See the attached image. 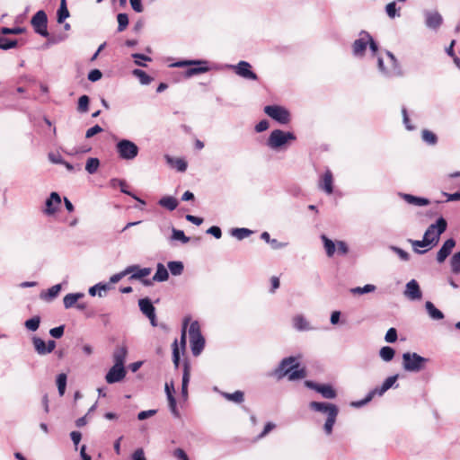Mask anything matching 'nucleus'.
Returning a JSON list of instances; mask_svg holds the SVG:
<instances>
[{
  "label": "nucleus",
  "mask_w": 460,
  "mask_h": 460,
  "mask_svg": "<svg viewBox=\"0 0 460 460\" xmlns=\"http://www.w3.org/2000/svg\"><path fill=\"white\" fill-rule=\"evenodd\" d=\"M451 271L454 274H460V252H456L450 259Z\"/></svg>",
  "instance_id": "de8ad7c7"
},
{
  "label": "nucleus",
  "mask_w": 460,
  "mask_h": 460,
  "mask_svg": "<svg viewBox=\"0 0 460 460\" xmlns=\"http://www.w3.org/2000/svg\"><path fill=\"white\" fill-rule=\"evenodd\" d=\"M110 186L112 188H116L118 186V188H120L121 192L127 195H132V192L127 189V183L124 180L113 178L110 181Z\"/></svg>",
  "instance_id": "37998d69"
},
{
  "label": "nucleus",
  "mask_w": 460,
  "mask_h": 460,
  "mask_svg": "<svg viewBox=\"0 0 460 460\" xmlns=\"http://www.w3.org/2000/svg\"><path fill=\"white\" fill-rule=\"evenodd\" d=\"M117 152L124 160H133L138 155V146L128 139H122L116 145Z\"/></svg>",
  "instance_id": "6e6552de"
},
{
  "label": "nucleus",
  "mask_w": 460,
  "mask_h": 460,
  "mask_svg": "<svg viewBox=\"0 0 460 460\" xmlns=\"http://www.w3.org/2000/svg\"><path fill=\"white\" fill-rule=\"evenodd\" d=\"M261 238L270 243L273 249H280L286 246V243H279L277 239H271L268 232H263Z\"/></svg>",
  "instance_id": "79ce46f5"
},
{
  "label": "nucleus",
  "mask_w": 460,
  "mask_h": 460,
  "mask_svg": "<svg viewBox=\"0 0 460 460\" xmlns=\"http://www.w3.org/2000/svg\"><path fill=\"white\" fill-rule=\"evenodd\" d=\"M90 99L87 95H82L78 100L77 111L81 113L87 112L89 110Z\"/></svg>",
  "instance_id": "5fc2aeb1"
},
{
  "label": "nucleus",
  "mask_w": 460,
  "mask_h": 460,
  "mask_svg": "<svg viewBox=\"0 0 460 460\" xmlns=\"http://www.w3.org/2000/svg\"><path fill=\"white\" fill-rule=\"evenodd\" d=\"M305 385L321 394L325 399H334L337 396L335 389L329 384H317L310 380L305 382Z\"/></svg>",
  "instance_id": "ddd939ff"
},
{
  "label": "nucleus",
  "mask_w": 460,
  "mask_h": 460,
  "mask_svg": "<svg viewBox=\"0 0 460 460\" xmlns=\"http://www.w3.org/2000/svg\"><path fill=\"white\" fill-rule=\"evenodd\" d=\"M61 290V285L57 284L52 286L45 294H41V297L47 300H51L55 298Z\"/></svg>",
  "instance_id": "49530a36"
},
{
  "label": "nucleus",
  "mask_w": 460,
  "mask_h": 460,
  "mask_svg": "<svg viewBox=\"0 0 460 460\" xmlns=\"http://www.w3.org/2000/svg\"><path fill=\"white\" fill-rule=\"evenodd\" d=\"M108 289H109L108 284L98 283L89 288V294L92 296H94L95 295L98 294V296L100 297H102L103 296L102 292H106Z\"/></svg>",
  "instance_id": "c03bdc74"
},
{
  "label": "nucleus",
  "mask_w": 460,
  "mask_h": 460,
  "mask_svg": "<svg viewBox=\"0 0 460 460\" xmlns=\"http://www.w3.org/2000/svg\"><path fill=\"white\" fill-rule=\"evenodd\" d=\"M46 208L44 209V213L48 216L55 214L60 205H61V198L58 192H51L49 197L47 199Z\"/></svg>",
  "instance_id": "a211bd4d"
},
{
  "label": "nucleus",
  "mask_w": 460,
  "mask_h": 460,
  "mask_svg": "<svg viewBox=\"0 0 460 460\" xmlns=\"http://www.w3.org/2000/svg\"><path fill=\"white\" fill-rule=\"evenodd\" d=\"M403 294L411 300H419L422 296L419 283L415 279H411L406 284Z\"/></svg>",
  "instance_id": "6ab92c4d"
},
{
  "label": "nucleus",
  "mask_w": 460,
  "mask_h": 460,
  "mask_svg": "<svg viewBox=\"0 0 460 460\" xmlns=\"http://www.w3.org/2000/svg\"><path fill=\"white\" fill-rule=\"evenodd\" d=\"M128 268L133 269L129 279H139L142 280L145 286H150L152 281L149 279H143L144 278L150 275L151 268H140L138 265H130Z\"/></svg>",
  "instance_id": "dca6fc26"
},
{
  "label": "nucleus",
  "mask_w": 460,
  "mask_h": 460,
  "mask_svg": "<svg viewBox=\"0 0 460 460\" xmlns=\"http://www.w3.org/2000/svg\"><path fill=\"white\" fill-rule=\"evenodd\" d=\"M447 223L444 217H439L438 220L431 224L424 233V236L429 240H433L432 245L435 246L438 243L440 235L447 230Z\"/></svg>",
  "instance_id": "1a4fd4ad"
},
{
  "label": "nucleus",
  "mask_w": 460,
  "mask_h": 460,
  "mask_svg": "<svg viewBox=\"0 0 460 460\" xmlns=\"http://www.w3.org/2000/svg\"><path fill=\"white\" fill-rule=\"evenodd\" d=\"M132 75L137 77L140 84L143 85H147L153 81V78L151 76H149L145 71L138 68L134 69L132 71Z\"/></svg>",
  "instance_id": "c9c22d12"
},
{
  "label": "nucleus",
  "mask_w": 460,
  "mask_h": 460,
  "mask_svg": "<svg viewBox=\"0 0 460 460\" xmlns=\"http://www.w3.org/2000/svg\"><path fill=\"white\" fill-rule=\"evenodd\" d=\"M402 199L409 204L422 207L429 204V200L426 198L416 197L411 194H402Z\"/></svg>",
  "instance_id": "cd10ccee"
},
{
  "label": "nucleus",
  "mask_w": 460,
  "mask_h": 460,
  "mask_svg": "<svg viewBox=\"0 0 460 460\" xmlns=\"http://www.w3.org/2000/svg\"><path fill=\"white\" fill-rule=\"evenodd\" d=\"M293 325L296 330L300 331V332L301 331H309L312 329L309 323L301 314H297L293 318Z\"/></svg>",
  "instance_id": "c756f323"
},
{
  "label": "nucleus",
  "mask_w": 460,
  "mask_h": 460,
  "mask_svg": "<svg viewBox=\"0 0 460 460\" xmlns=\"http://www.w3.org/2000/svg\"><path fill=\"white\" fill-rule=\"evenodd\" d=\"M164 158H165L166 162L169 164L174 166L178 172H183L186 171L188 164H187L186 161H184L183 159H181V158L174 159L168 155H166L164 156Z\"/></svg>",
  "instance_id": "2f4dec72"
},
{
  "label": "nucleus",
  "mask_w": 460,
  "mask_h": 460,
  "mask_svg": "<svg viewBox=\"0 0 460 460\" xmlns=\"http://www.w3.org/2000/svg\"><path fill=\"white\" fill-rule=\"evenodd\" d=\"M422 140L429 145L434 146L438 142V137L433 132L424 129L422 131Z\"/></svg>",
  "instance_id": "864d4df0"
},
{
  "label": "nucleus",
  "mask_w": 460,
  "mask_h": 460,
  "mask_svg": "<svg viewBox=\"0 0 460 460\" xmlns=\"http://www.w3.org/2000/svg\"><path fill=\"white\" fill-rule=\"evenodd\" d=\"M425 308L431 319L442 320L444 318V314L438 310L432 302L427 301L425 304Z\"/></svg>",
  "instance_id": "7c9ffc66"
},
{
  "label": "nucleus",
  "mask_w": 460,
  "mask_h": 460,
  "mask_svg": "<svg viewBox=\"0 0 460 460\" xmlns=\"http://www.w3.org/2000/svg\"><path fill=\"white\" fill-rule=\"evenodd\" d=\"M221 394L226 400L234 402L235 403H242L244 401V394L239 390L232 394L222 392Z\"/></svg>",
  "instance_id": "72a5a7b5"
},
{
  "label": "nucleus",
  "mask_w": 460,
  "mask_h": 460,
  "mask_svg": "<svg viewBox=\"0 0 460 460\" xmlns=\"http://www.w3.org/2000/svg\"><path fill=\"white\" fill-rule=\"evenodd\" d=\"M455 245L456 241L453 238L445 241L437 253V261L438 263H442L446 261V259L450 255Z\"/></svg>",
  "instance_id": "aec40b11"
},
{
  "label": "nucleus",
  "mask_w": 460,
  "mask_h": 460,
  "mask_svg": "<svg viewBox=\"0 0 460 460\" xmlns=\"http://www.w3.org/2000/svg\"><path fill=\"white\" fill-rule=\"evenodd\" d=\"M425 18L426 26L430 29L436 30L439 28L443 22V18L438 12L426 11Z\"/></svg>",
  "instance_id": "412c9836"
},
{
  "label": "nucleus",
  "mask_w": 460,
  "mask_h": 460,
  "mask_svg": "<svg viewBox=\"0 0 460 460\" xmlns=\"http://www.w3.org/2000/svg\"><path fill=\"white\" fill-rule=\"evenodd\" d=\"M172 361L175 367L177 368L180 364V352L177 345V340H175L172 343Z\"/></svg>",
  "instance_id": "e2e57ef3"
},
{
  "label": "nucleus",
  "mask_w": 460,
  "mask_h": 460,
  "mask_svg": "<svg viewBox=\"0 0 460 460\" xmlns=\"http://www.w3.org/2000/svg\"><path fill=\"white\" fill-rule=\"evenodd\" d=\"M167 399H168V402H169V408H170L172 413L175 417H179L180 413H179V411L177 410L176 400H175L173 394H169V397H167Z\"/></svg>",
  "instance_id": "69168bd1"
},
{
  "label": "nucleus",
  "mask_w": 460,
  "mask_h": 460,
  "mask_svg": "<svg viewBox=\"0 0 460 460\" xmlns=\"http://www.w3.org/2000/svg\"><path fill=\"white\" fill-rule=\"evenodd\" d=\"M370 40L371 35L366 31H361L359 32V38L352 44L353 55L355 57H363Z\"/></svg>",
  "instance_id": "4468645a"
},
{
  "label": "nucleus",
  "mask_w": 460,
  "mask_h": 460,
  "mask_svg": "<svg viewBox=\"0 0 460 460\" xmlns=\"http://www.w3.org/2000/svg\"><path fill=\"white\" fill-rule=\"evenodd\" d=\"M40 323V316H33V317L26 320L24 323V325L29 331L35 332L39 329Z\"/></svg>",
  "instance_id": "3c124183"
},
{
  "label": "nucleus",
  "mask_w": 460,
  "mask_h": 460,
  "mask_svg": "<svg viewBox=\"0 0 460 460\" xmlns=\"http://www.w3.org/2000/svg\"><path fill=\"white\" fill-rule=\"evenodd\" d=\"M25 28L23 27H14V28H7V27H3L1 30H0V32L3 34V35H8V34H14V35H17V34H22L25 31Z\"/></svg>",
  "instance_id": "4d7b16f0"
},
{
  "label": "nucleus",
  "mask_w": 460,
  "mask_h": 460,
  "mask_svg": "<svg viewBox=\"0 0 460 460\" xmlns=\"http://www.w3.org/2000/svg\"><path fill=\"white\" fill-rule=\"evenodd\" d=\"M376 289V287L372 284H367L364 287H356L350 288L349 292L353 295H364L367 293L374 292Z\"/></svg>",
  "instance_id": "58836bf2"
},
{
  "label": "nucleus",
  "mask_w": 460,
  "mask_h": 460,
  "mask_svg": "<svg viewBox=\"0 0 460 460\" xmlns=\"http://www.w3.org/2000/svg\"><path fill=\"white\" fill-rule=\"evenodd\" d=\"M235 74L248 80H257V75L252 71V66L246 61H240L237 65L231 66Z\"/></svg>",
  "instance_id": "2eb2a0df"
},
{
  "label": "nucleus",
  "mask_w": 460,
  "mask_h": 460,
  "mask_svg": "<svg viewBox=\"0 0 460 460\" xmlns=\"http://www.w3.org/2000/svg\"><path fill=\"white\" fill-rule=\"evenodd\" d=\"M388 62L390 64L389 68H385L384 66V60L382 58H378L377 64H378V69L379 71L385 75V76H394V75H401L402 72L398 64L397 59L394 56L393 53L390 51L386 52Z\"/></svg>",
  "instance_id": "9b49d317"
},
{
  "label": "nucleus",
  "mask_w": 460,
  "mask_h": 460,
  "mask_svg": "<svg viewBox=\"0 0 460 460\" xmlns=\"http://www.w3.org/2000/svg\"><path fill=\"white\" fill-rule=\"evenodd\" d=\"M172 240L181 241L182 243H187L190 241V237L186 236L182 230L176 228L172 229Z\"/></svg>",
  "instance_id": "09e8293b"
},
{
  "label": "nucleus",
  "mask_w": 460,
  "mask_h": 460,
  "mask_svg": "<svg viewBox=\"0 0 460 460\" xmlns=\"http://www.w3.org/2000/svg\"><path fill=\"white\" fill-rule=\"evenodd\" d=\"M141 312L147 317L155 313V308L148 298H142L138 301Z\"/></svg>",
  "instance_id": "bb28decb"
},
{
  "label": "nucleus",
  "mask_w": 460,
  "mask_h": 460,
  "mask_svg": "<svg viewBox=\"0 0 460 460\" xmlns=\"http://www.w3.org/2000/svg\"><path fill=\"white\" fill-rule=\"evenodd\" d=\"M189 336L191 352L193 356L197 357L202 352L205 347V339L201 334L200 327L197 321L190 323Z\"/></svg>",
  "instance_id": "20e7f679"
},
{
  "label": "nucleus",
  "mask_w": 460,
  "mask_h": 460,
  "mask_svg": "<svg viewBox=\"0 0 460 460\" xmlns=\"http://www.w3.org/2000/svg\"><path fill=\"white\" fill-rule=\"evenodd\" d=\"M68 17L69 12L67 7H59L58 10V22L62 23Z\"/></svg>",
  "instance_id": "338daca9"
},
{
  "label": "nucleus",
  "mask_w": 460,
  "mask_h": 460,
  "mask_svg": "<svg viewBox=\"0 0 460 460\" xmlns=\"http://www.w3.org/2000/svg\"><path fill=\"white\" fill-rule=\"evenodd\" d=\"M118 31L121 32L126 30L128 24V16L127 13H119L117 16Z\"/></svg>",
  "instance_id": "6e6d98bb"
},
{
  "label": "nucleus",
  "mask_w": 460,
  "mask_h": 460,
  "mask_svg": "<svg viewBox=\"0 0 460 460\" xmlns=\"http://www.w3.org/2000/svg\"><path fill=\"white\" fill-rule=\"evenodd\" d=\"M125 367H117L113 365L105 376V380L108 384H114L120 382L126 376Z\"/></svg>",
  "instance_id": "f3484780"
},
{
  "label": "nucleus",
  "mask_w": 460,
  "mask_h": 460,
  "mask_svg": "<svg viewBox=\"0 0 460 460\" xmlns=\"http://www.w3.org/2000/svg\"><path fill=\"white\" fill-rule=\"evenodd\" d=\"M57 385L60 396L64 395L66 386V375L62 373L57 377Z\"/></svg>",
  "instance_id": "603ef678"
},
{
  "label": "nucleus",
  "mask_w": 460,
  "mask_h": 460,
  "mask_svg": "<svg viewBox=\"0 0 460 460\" xmlns=\"http://www.w3.org/2000/svg\"><path fill=\"white\" fill-rule=\"evenodd\" d=\"M167 266H168L170 272L173 276L181 275L184 269L183 263L181 261H169Z\"/></svg>",
  "instance_id": "ea45409f"
},
{
  "label": "nucleus",
  "mask_w": 460,
  "mask_h": 460,
  "mask_svg": "<svg viewBox=\"0 0 460 460\" xmlns=\"http://www.w3.org/2000/svg\"><path fill=\"white\" fill-rule=\"evenodd\" d=\"M397 379H398V375H394V376L387 377L384 381V383L382 384L381 386H377V387L374 388L367 394V396L363 400L353 402L352 405L356 406V407H361V406L365 405L366 403L369 402L374 398V396H376V395L382 396L388 389H390L391 387H393Z\"/></svg>",
  "instance_id": "39448f33"
},
{
  "label": "nucleus",
  "mask_w": 460,
  "mask_h": 460,
  "mask_svg": "<svg viewBox=\"0 0 460 460\" xmlns=\"http://www.w3.org/2000/svg\"><path fill=\"white\" fill-rule=\"evenodd\" d=\"M64 331H65V325H60V326L50 329L49 334L55 339H59L63 336Z\"/></svg>",
  "instance_id": "774afa93"
},
{
  "label": "nucleus",
  "mask_w": 460,
  "mask_h": 460,
  "mask_svg": "<svg viewBox=\"0 0 460 460\" xmlns=\"http://www.w3.org/2000/svg\"><path fill=\"white\" fill-rule=\"evenodd\" d=\"M264 112L280 124L286 125L290 121L289 111L279 105H268L264 107Z\"/></svg>",
  "instance_id": "9d476101"
},
{
  "label": "nucleus",
  "mask_w": 460,
  "mask_h": 460,
  "mask_svg": "<svg viewBox=\"0 0 460 460\" xmlns=\"http://www.w3.org/2000/svg\"><path fill=\"white\" fill-rule=\"evenodd\" d=\"M132 58L135 59V64L138 66H146V64L139 61V59H143L144 61H151L152 58L148 56L140 53L132 54Z\"/></svg>",
  "instance_id": "bf43d9fd"
},
{
  "label": "nucleus",
  "mask_w": 460,
  "mask_h": 460,
  "mask_svg": "<svg viewBox=\"0 0 460 460\" xmlns=\"http://www.w3.org/2000/svg\"><path fill=\"white\" fill-rule=\"evenodd\" d=\"M391 250L394 252L402 261H408L410 260V254L404 250L397 246H391Z\"/></svg>",
  "instance_id": "0e129e2a"
},
{
  "label": "nucleus",
  "mask_w": 460,
  "mask_h": 460,
  "mask_svg": "<svg viewBox=\"0 0 460 460\" xmlns=\"http://www.w3.org/2000/svg\"><path fill=\"white\" fill-rule=\"evenodd\" d=\"M84 296V293H69L66 295L63 298L64 307L66 309L72 308L75 306L76 302Z\"/></svg>",
  "instance_id": "a878e982"
},
{
  "label": "nucleus",
  "mask_w": 460,
  "mask_h": 460,
  "mask_svg": "<svg viewBox=\"0 0 460 460\" xmlns=\"http://www.w3.org/2000/svg\"><path fill=\"white\" fill-rule=\"evenodd\" d=\"M385 340L388 343H393L397 341V331L395 328H390L385 333Z\"/></svg>",
  "instance_id": "052dcab7"
},
{
  "label": "nucleus",
  "mask_w": 460,
  "mask_h": 460,
  "mask_svg": "<svg viewBox=\"0 0 460 460\" xmlns=\"http://www.w3.org/2000/svg\"><path fill=\"white\" fill-rule=\"evenodd\" d=\"M394 354L395 350L389 346L382 347L379 350L380 358L385 362L391 361L394 358Z\"/></svg>",
  "instance_id": "4c0bfd02"
},
{
  "label": "nucleus",
  "mask_w": 460,
  "mask_h": 460,
  "mask_svg": "<svg viewBox=\"0 0 460 460\" xmlns=\"http://www.w3.org/2000/svg\"><path fill=\"white\" fill-rule=\"evenodd\" d=\"M252 234L248 228H234L232 230V235L237 238L238 240H243Z\"/></svg>",
  "instance_id": "8fccbe9b"
},
{
  "label": "nucleus",
  "mask_w": 460,
  "mask_h": 460,
  "mask_svg": "<svg viewBox=\"0 0 460 460\" xmlns=\"http://www.w3.org/2000/svg\"><path fill=\"white\" fill-rule=\"evenodd\" d=\"M32 343H33L36 352L39 355H47L48 354L46 342L42 339H40L39 337H33Z\"/></svg>",
  "instance_id": "f704fd0d"
},
{
  "label": "nucleus",
  "mask_w": 460,
  "mask_h": 460,
  "mask_svg": "<svg viewBox=\"0 0 460 460\" xmlns=\"http://www.w3.org/2000/svg\"><path fill=\"white\" fill-rule=\"evenodd\" d=\"M169 278V273L166 268L162 263H158L156 267V272L153 277V281L164 282Z\"/></svg>",
  "instance_id": "473e14b6"
},
{
  "label": "nucleus",
  "mask_w": 460,
  "mask_h": 460,
  "mask_svg": "<svg viewBox=\"0 0 460 460\" xmlns=\"http://www.w3.org/2000/svg\"><path fill=\"white\" fill-rule=\"evenodd\" d=\"M295 357H288L281 360L279 367L275 370V375L279 379L282 378L285 376H288V380L294 381L302 379L305 376L306 373L304 368L301 369H294L298 367V364L296 363Z\"/></svg>",
  "instance_id": "f03ea898"
},
{
  "label": "nucleus",
  "mask_w": 460,
  "mask_h": 460,
  "mask_svg": "<svg viewBox=\"0 0 460 460\" xmlns=\"http://www.w3.org/2000/svg\"><path fill=\"white\" fill-rule=\"evenodd\" d=\"M128 355V348L126 345L118 346L112 354L114 365L117 367H124Z\"/></svg>",
  "instance_id": "4be33fe9"
},
{
  "label": "nucleus",
  "mask_w": 460,
  "mask_h": 460,
  "mask_svg": "<svg viewBox=\"0 0 460 460\" xmlns=\"http://www.w3.org/2000/svg\"><path fill=\"white\" fill-rule=\"evenodd\" d=\"M132 270L131 268H126L124 270L112 275L110 279V282L112 284L118 283L123 277L131 273Z\"/></svg>",
  "instance_id": "13d9d810"
},
{
  "label": "nucleus",
  "mask_w": 460,
  "mask_h": 460,
  "mask_svg": "<svg viewBox=\"0 0 460 460\" xmlns=\"http://www.w3.org/2000/svg\"><path fill=\"white\" fill-rule=\"evenodd\" d=\"M296 139V135L291 131L274 129L270 132L266 145L274 151L285 150L289 144Z\"/></svg>",
  "instance_id": "7ed1b4c3"
},
{
  "label": "nucleus",
  "mask_w": 460,
  "mask_h": 460,
  "mask_svg": "<svg viewBox=\"0 0 460 460\" xmlns=\"http://www.w3.org/2000/svg\"><path fill=\"white\" fill-rule=\"evenodd\" d=\"M31 23L36 33L47 38L49 33L47 30L48 17L43 10L38 11L31 18Z\"/></svg>",
  "instance_id": "f8f14e48"
},
{
  "label": "nucleus",
  "mask_w": 460,
  "mask_h": 460,
  "mask_svg": "<svg viewBox=\"0 0 460 460\" xmlns=\"http://www.w3.org/2000/svg\"><path fill=\"white\" fill-rule=\"evenodd\" d=\"M322 240H323V246H324V249H325V252H326V254L328 257H332L334 252H335V250H336V244L334 243L333 241H332L331 239H329L326 235L323 234L321 236Z\"/></svg>",
  "instance_id": "e433bc0d"
},
{
  "label": "nucleus",
  "mask_w": 460,
  "mask_h": 460,
  "mask_svg": "<svg viewBox=\"0 0 460 460\" xmlns=\"http://www.w3.org/2000/svg\"><path fill=\"white\" fill-rule=\"evenodd\" d=\"M190 367L189 362H184L183 364V373H182V381H181V394L184 398L188 396V385L190 382Z\"/></svg>",
  "instance_id": "393cba45"
},
{
  "label": "nucleus",
  "mask_w": 460,
  "mask_h": 460,
  "mask_svg": "<svg viewBox=\"0 0 460 460\" xmlns=\"http://www.w3.org/2000/svg\"><path fill=\"white\" fill-rule=\"evenodd\" d=\"M385 12L387 13V15L390 17V18H394L395 16H399L400 14L397 13V10H396V3L395 2H391L389 3L388 4H386L385 6Z\"/></svg>",
  "instance_id": "680f3d73"
},
{
  "label": "nucleus",
  "mask_w": 460,
  "mask_h": 460,
  "mask_svg": "<svg viewBox=\"0 0 460 460\" xmlns=\"http://www.w3.org/2000/svg\"><path fill=\"white\" fill-rule=\"evenodd\" d=\"M158 204L161 207L165 208L170 211H172L178 207L179 202L172 196H164L159 199Z\"/></svg>",
  "instance_id": "c85d7f7f"
},
{
  "label": "nucleus",
  "mask_w": 460,
  "mask_h": 460,
  "mask_svg": "<svg viewBox=\"0 0 460 460\" xmlns=\"http://www.w3.org/2000/svg\"><path fill=\"white\" fill-rule=\"evenodd\" d=\"M18 46L17 40H9L0 36V49L8 50Z\"/></svg>",
  "instance_id": "a18cd8bd"
},
{
  "label": "nucleus",
  "mask_w": 460,
  "mask_h": 460,
  "mask_svg": "<svg viewBox=\"0 0 460 460\" xmlns=\"http://www.w3.org/2000/svg\"><path fill=\"white\" fill-rule=\"evenodd\" d=\"M434 241H435L434 239L433 240L427 239L424 235H423V239L422 240L408 239V242L412 246L413 252L418 253V254H423V253H425L428 251V250H419L418 249L419 247L429 246L430 248H432V247H434L432 245V243H434Z\"/></svg>",
  "instance_id": "b1692460"
},
{
  "label": "nucleus",
  "mask_w": 460,
  "mask_h": 460,
  "mask_svg": "<svg viewBox=\"0 0 460 460\" xmlns=\"http://www.w3.org/2000/svg\"><path fill=\"white\" fill-rule=\"evenodd\" d=\"M332 183V173L330 170H327L320 181L319 188L324 190L327 194H332L333 191Z\"/></svg>",
  "instance_id": "5701e85b"
},
{
  "label": "nucleus",
  "mask_w": 460,
  "mask_h": 460,
  "mask_svg": "<svg viewBox=\"0 0 460 460\" xmlns=\"http://www.w3.org/2000/svg\"><path fill=\"white\" fill-rule=\"evenodd\" d=\"M309 408L313 411L326 414L327 419L323 425V431L326 435H331L339 414L338 406L332 402L313 401L309 403Z\"/></svg>",
  "instance_id": "f257e3e1"
},
{
  "label": "nucleus",
  "mask_w": 460,
  "mask_h": 460,
  "mask_svg": "<svg viewBox=\"0 0 460 460\" xmlns=\"http://www.w3.org/2000/svg\"><path fill=\"white\" fill-rule=\"evenodd\" d=\"M100 166V161L98 158L90 157L87 159L85 164V170L88 173L93 174L97 172Z\"/></svg>",
  "instance_id": "a19ab883"
},
{
  "label": "nucleus",
  "mask_w": 460,
  "mask_h": 460,
  "mask_svg": "<svg viewBox=\"0 0 460 460\" xmlns=\"http://www.w3.org/2000/svg\"><path fill=\"white\" fill-rule=\"evenodd\" d=\"M428 360V358L421 357L415 352H405L402 354V366L406 371L419 372L424 368V365Z\"/></svg>",
  "instance_id": "423d86ee"
},
{
  "label": "nucleus",
  "mask_w": 460,
  "mask_h": 460,
  "mask_svg": "<svg viewBox=\"0 0 460 460\" xmlns=\"http://www.w3.org/2000/svg\"><path fill=\"white\" fill-rule=\"evenodd\" d=\"M194 66L193 67H190L185 71L186 77H191L193 75L206 73L208 71V61L206 60H181L174 63L172 66L175 67H183Z\"/></svg>",
  "instance_id": "0eeeda50"
}]
</instances>
